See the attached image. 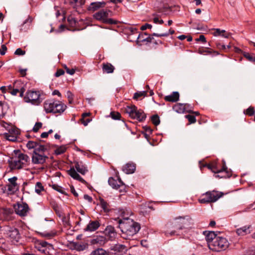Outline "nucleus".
I'll return each instance as SVG.
<instances>
[{"label":"nucleus","instance_id":"obj_1","mask_svg":"<svg viewBox=\"0 0 255 255\" xmlns=\"http://www.w3.org/2000/svg\"><path fill=\"white\" fill-rule=\"evenodd\" d=\"M118 222L122 232V237L126 239H129L136 234L140 228L139 224L128 218L123 220L118 219Z\"/></svg>","mask_w":255,"mask_h":255},{"label":"nucleus","instance_id":"obj_2","mask_svg":"<svg viewBox=\"0 0 255 255\" xmlns=\"http://www.w3.org/2000/svg\"><path fill=\"white\" fill-rule=\"evenodd\" d=\"M14 157L8 161L9 166L12 169H20L26 167L29 162V157L21 153L19 150H14Z\"/></svg>","mask_w":255,"mask_h":255},{"label":"nucleus","instance_id":"obj_3","mask_svg":"<svg viewBox=\"0 0 255 255\" xmlns=\"http://www.w3.org/2000/svg\"><path fill=\"white\" fill-rule=\"evenodd\" d=\"M190 218L188 216H179L175 218L173 221L170 224V228L174 229V230L171 231L169 233H167V235L169 234L170 236L178 235L177 231L182 230L186 226L189 225Z\"/></svg>","mask_w":255,"mask_h":255},{"label":"nucleus","instance_id":"obj_4","mask_svg":"<svg viewBox=\"0 0 255 255\" xmlns=\"http://www.w3.org/2000/svg\"><path fill=\"white\" fill-rule=\"evenodd\" d=\"M223 195L222 192L218 191H209L201 195L199 202L202 204L213 203L217 201Z\"/></svg>","mask_w":255,"mask_h":255},{"label":"nucleus","instance_id":"obj_5","mask_svg":"<svg viewBox=\"0 0 255 255\" xmlns=\"http://www.w3.org/2000/svg\"><path fill=\"white\" fill-rule=\"evenodd\" d=\"M125 111L130 118L136 119L139 122H142L146 118V115L142 110H137V107L134 105L127 106Z\"/></svg>","mask_w":255,"mask_h":255},{"label":"nucleus","instance_id":"obj_6","mask_svg":"<svg viewBox=\"0 0 255 255\" xmlns=\"http://www.w3.org/2000/svg\"><path fill=\"white\" fill-rule=\"evenodd\" d=\"M109 10L102 9L94 14V18L99 21L104 23L115 24L117 23V21L112 18H109Z\"/></svg>","mask_w":255,"mask_h":255},{"label":"nucleus","instance_id":"obj_7","mask_svg":"<svg viewBox=\"0 0 255 255\" xmlns=\"http://www.w3.org/2000/svg\"><path fill=\"white\" fill-rule=\"evenodd\" d=\"M40 94L39 91H28L24 97V100L26 103H30L34 105H38L42 102L40 98Z\"/></svg>","mask_w":255,"mask_h":255},{"label":"nucleus","instance_id":"obj_8","mask_svg":"<svg viewBox=\"0 0 255 255\" xmlns=\"http://www.w3.org/2000/svg\"><path fill=\"white\" fill-rule=\"evenodd\" d=\"M17 177L13 176L8 179V183L4 187L6 193L9 195L14 194L18 191L19 186L17 183Z\"/></svg>","mask_w":255,"mask_h":255},{"label":"nucleus","instance_id":"obj_9","mask_svg":"<svg viewBox=\"0 0 255 255\" xmlns=\"http://www.w3.org/2000/svg\"><path fill=\"white\" fill-rule=\"evenodd\" d=\"M35 248L36 249L46 255H50L54 250L52 245L43 241H38L36 243Z\"/></svg>","mask_w":255,"mask_h":255},{"label":"nucleus","instance_id":"obj_10","mask_svg":"<svg viewBox=\"0 0 255 255\" xmlns=\"http://www.w3.org/2000/svg\"><path fill=\"white\" fill-rule=\"evenodd\" d=\"M211 170L216 173L218 174L215 175L216 178H226L228 176L227 172V167L224 162L223 167L220 168L218 164L216 162H213Z\"/></svg>","mask_w":255,"mask_h":255},{"label":"nucleus","instance_id":"obj_11","mask_svg":"<svg viewBox=\"0 0 255 255\" xmlns=\"http://www.w3.org/2000/svg\"><path fill=\"white\" fill-rule=\"evenodd\" d=\"M229 245V243L226 238L219 236L214 240V244H212L213 249L217 251H224L228 248Z\"/></svg>","mask_w":255,"mask_h":255},{"label":"nucleus","instance_id":"obj_12","mask_svg":"<svg viewBox=\"0 0 255 255\" xmlns=\"http://www.w3.org/2000/svg\"><path fill=\"white\" fill-rule=\"evenodd\" d=\"M15 213L20 217L27 216L29 211L28 205L25 203H17L13 205Z\"/></svg>","mask_w":255,"mask_h":255},{"label":"nucleus","instance_id":"obj_13","mask_svg":"<svg viewBox=\"0 0 255 255\" xmlns=\"http://www.w3.org/2000/svg\"><path fill=\"white\" fill-rule=\"evenodd\" d=\"M58 101L52 100H46L44 103V108L46 113L57 114L59 111L57 108Z\"/></svg>","mask_w":255,"mask_h":255},{"label":"nucleus","instance_id":"obj_14","mask_svg":"<svg viewBox=\"0 0 255 255\" xmlns=\"http://www.w3.org/2000/svg\"><path fill=\"white\" fill-rule=\"evenodd\" d=\"M48 157L43 153H33L32 156V162L34 164H44Z\"/></svg>","mask_w":255,"mask_h":255},{"label":"nucleus","instance_id":"obj_15","mask_svg":"<svg viewBox=\"0 0 255 255\" xmlns=\"http://www.w3.org/2000/svg\"><path fill=\"white\" fill-rule=\"evenodd\" d=\"M7 235L12 241L16 242H18L20 236L17 229L11 227L7 231Z\"/></svg>","mask_w":255,"mask_h":255},{"label":"nucleus","instance_id":"obj_16","mask_svg":"<svg viewBox=\"0 0 255 255\" xmlns=\"http://www.w3.org/2000/svg\"><path fill=\"white\" fill-rule=\"evenodd\" d=\"M67 172L68 174L73 179L78 180L85 184H87V182L78 174L74 167L71 168Z\"/></svg>","mask_w":255,"mask_h":255},{"label":"nucleus","instance_id":"obj_17","mask_svg":"<svg viewBox=\"0 0 255 255\" xmlns=\"http://www.w3.org/2000/svg\"><path fill=\"white\" fill-rule=\"evenodd\" d=\"M105 233L110 240H114L117 235L115 229L112 226H108L105 230Z\"/></svg>","mask_w":255,"mask_h":255},{"label":"nucleus","instance_id":"obj_18","mask_svg":"<svg viewBox=\"0 0 255 255\" xmlns=\"http://www.w3.org/2000/svg\"><path fill=\"white\" fill-rule=\"evenodd\" d=\"M100 224L98 221H90L84 229L85 231L93 232L100 227Z\"/></svg>","mask_w":255,"mask_h":255},{"label":"nucleus","instance_id":"obj_19","mask_svg":"<svg viewBox=\"0 0 255 255\" xmlns=\"http://www.w3.org/2000/svg\"><path fill=\"white\" fill-rule=\"evenodd\" d=\"M179 94L178 92H173L170 95L166 96L164 98V100L166 102H176L179 100Z\"/></svg>","mask_w":255,"mask_h":255},{"label":"nucleus","instance_id":"obj_20","mask_svg":"<svg viewBox=\"0 0 255 255\" xmlns=\"http://www.w3.org/2000/svg\"><path fill=\"white\" fill-rule=\"evenodd\" d=\"M213 30H214V32L212 33V34L214 36H221L228 38L231 36L230 33L227 32L225 30H221L220 28H214Z\"/></svg>","mask_w":255,"mask_h":255},{"label":"nucleus","instance_id":"obj_21","mask_svg":"<svg viewBox=\"0 0 255 255\" xmlns=\"http://www.w3.org/2000/svg\"><path fill=\"white\" fill-rule=\"evenodd\" d=\"M136 166L133 163H128L123 168V170L127 174L133 173L135 170Z\"/></svg>","mask_w":255,"mask_h":255},{"label":"nucleus","instance_id":"obj_22","mask_svg":"<svg viewBox=\"0 0 255 255\" xmlns=\"http://www.w3.org/2000/svg\"><path fill=\"white\" fill-rule=\"evenodd\" d=\"M115 69L114 66L110 63H104L102 64V70L104 73L107 74L112 73Z\"/></svg>","mask_w":255,"mask_h":255},{"label":"nucleus","instance_id":"obj_23","mask_svg":"<svg viewBox=\"0 0 255 255\" xmlns=\"http://www.w3.org/2000/svg\"><path fill=\"white\" fill-rule=\"evenodd\" d=\"M251 225L245 226L237 229L236 233L239 236H245L251 233Z\"/></svg>","mask_w":255,"mask_h":255},{"label":"nucleus","instance_id":"obj_24","mask_svg":"<svg viewBox=\"0 0 255 255\" xmlns=\"http://www.w3.org/2000/svg\"><path fill=\"white\" fill-rule=\"evenodd\" d=\"M106 4V3L104 1L92 2L90 4L89 9L91 10L95 11L100 8L105 7Z\"/></svg>","mask_w":255,"mask_h":255},{"label":"nucleus","instance_id":"obj_25","mask_svg":"<svg viewBox=\"0 0 255 255\" xmlns=\"http://www.w3.org/2000/svg\"><path fill=\"white\" fill-rule=\"evenodd\" d=\"M75 168L77 171L80 173L81 174L84 175L88 171L86 167L82 164V163L76 162L75 164Z\"/></svg>","mask_w":255,"mask_h":255},{"label":"nucleus","instance_id":"obj_26","mask_svg":"<svg viewBox=\"0 0 255 255\" xmlns=\"http://www.w3.org/2000/svg\"><path fill=\"white\" fill-rule=\"evenodd\" d=\"M0 136L7 140L12 142L16 141L17 139V135L11 134L7 132L1 134L0 133Z\"/></svg>","mask_w":255,"mask_h":255},{"label":"nucleus","instance_id":"obj_27","mask_svg":"<svg viewBox=\"0 0 255 255\" xmlns=\"http://www.w3.org/2000/svg\"><path fill=\"white\" fill-rule=\"evenodd\" d=\"M218 236H217L214 232H209L206 235L205 238L207 243L212 245V244H214V240Z\"/></svg>","mask_w":255,"mask_h":255},{"label":"nucleus","instance_id":"obj_28","mask_svg":"<svg viewBox=\"0 0 255 255\" xmlns=\"http://www.w3.org/2000/svg\"><path fill=\"white\" fill-rule=\"evenodd\" d=\"M33 20V18L31 16H28V18L24 21L23 23L21 25V30L26 31L28 29Z\"/></svg>","mask_w":255,"mask_h":255},{"label":"nucleus","instance_id":"obj_29","mask_svg":"<svg viewBox=\"0 0 255 255\" xmlns=\"http://www.w3.org/2000/svg\"><path fill=\"white\" fill-rule=\"evenodd\" d=\"M107 242L106 239L104 236H99L94 238L92 243L93 244H99L101 246L104 245Z\"/></svg>","mask_w":255,"mask_h":255},{"label":"nucleus","instance_id":"obj_30","mask_svg":"<svg viewBox=\"0 0 255 255\" xmlns=\"http://www.w3.org/2000/svg\"><path fill=\"white\" fill-rule=\"evenodd\" d=\"M174 111L178 113H183L185 111V105L182 104L178 103L173 107Z\"/></svg>","mask_w":255,"mask_h":255},{"label":"nucleus","instance_id":"obj_31","mask_svg":"<svg viewBox=\"0 0 255 255\" xmlns=\"http://www.w3.org/2000/svg\"><path fill=\"white\" fill-rule=\"evenodd\" d=\"M108 183L113 188L118 189V187L120 186L119 179L117 180L113 177H110L108 180Z\"/></svg>","mask_w":255,"mask_h":255},{"label":"nucleus","instance_id":"obj_32","mask_svg":"<svg viewBox=\"0 0 255 255\" xmlns=\"http://www.w3.org/2000/svg\"><path fill=\"white\" fill-rule=\"evenodd\" d=\"M57 109L59 111L57 114L59 115L63 113L67 108L66 105L59 101H58V103H57Z\"/></svg>","mask_w":255,"mask_h":255},{"label":"nucleus","instance_id":"obj_33","mask_svg":"<svg viewBox=\"0 0 255 255\" xmlns=\"http://www.w3.org/2000/svg\"><path fill=\"white\" fill-rule=\"evenodd\" d=\"M75 248L78 251H83L87 248V244L82 242L74 243Z\"/></svg>","mask_w":255,"mask_h":255},{"label":"nucleus","instance_id":"obj_34","mask_svg":"<svg viewBox=\"0 0 255 255\" xmlns=\"http://www.w3.org/2000/svg\"><path fill=\"white\" fill-rule=\"evenodd\" d=\"M100 206L105 212H108L110 211V206L109 204L103 199L100 200Z\"/></svg>","mask_w":255,"mask_h":255},{"label":"nucleus","instance_id":"obj_35","mask_svg":"<svg viewBox=\"0 0 255 255\" xmlns=\"http://www.w3.org/2000/svg\"><path fill=\"white\" fill-rule=\"evenodd\" d=\"M47 150V148L43 145L40 144L38 142L37 143V146L36 147L35 149L33 151V153H43L45 150Z\"/></svg>","mask_w":255,"mask_h":255},{"label":"nucleus","instance_id":"obj_36","mask_svg":"<svg viewBox=\"0 0 255 255\" xmlns=\"http://www.w3.org/2000/svg\"><path fill=\"white\" fill-rule=\"evenodd\" d=\"M127 247L123 245H116L114 247V250L117 253H122L127 250Z\"/></svg>","mask_w":255,"mask_h":255},{"label":"nucleus","instance_id":"obj_37","mask_svg":"<svg viewBox=\"0 0 255 255\" xmlns=\"http://www.w3.org/2000/svg\"><path fill=\"white\" fill-rule=\"evenodd\" d=\"M44 191V188L42 183L40 182H37L35 184V191L39 195L41 194L42 191Z\"/></svg>","mask_w":255,"mask_h":255},{"label":"nucleus","instance_id":"obj_38","mask_svg":"<svg viewBox=\"0 0 255 255\" xmlns=\"http://www.w3.org/2000/svg\"><path fill=\"white\" fill-rule=\"evenodd\" d=\"M90 255H109L106 251L102 249H98L93 251Z\"/></svg>","mask_w":255,"mask_h":255},{"label":"nucleus","instance_id":"obj_39","mask_svg":"<svg viewBox=\"0 0 255 255\" xmlns=\"http://www.w3.org/2000/svg\"><path fill=\"white\" fill-rule=\"evenodd\" d=\"M147 92L146 91L138 92L134 93L133 98L135 100H138L141 97H145L147 95Z\"/></svg>","mask_w":255,"mask_h":255},{"label":"nucleus","instance_id":"obj_40","mask_svg":"<svg viewBox=\"0 0 255 255\" xmlns=\"http://www.w3.org/2000/svg\"><path fill=\"white\" fill-rule=\"evenodd\" d=\"M90 115L89 113H85L82 114V118L81 119V123L84 125L87 126L88 124L90 122V120L89 119H87L85 120L86 117H87Z\"/></svg>","mask_w":255,"mask_h":255},{"label":"nucleus","instance_id":"obj_41","mask_svg":"<svg viewBox=\"0 0 255 255\" xmlns=\"http://www.w3.org/2000/svg\"><path fill=\"white\" fill-rule=\"evenodd\" d=\"M111 117L115 120H119L121 118V115L118 112L112 111L110 113Z\"/></svg>","mask_w":255,"mask_h":255},{"label":"nucleus","instance_id":"obj_42","mask_svg":"<svg viewBox=\"0 0 255 255\" xmlns=\"http://www.w3.org/2000/svg\"><path fill=\"white\" fill-rule=\"evenodd\" d=\"M119 182L120 186L118 187V189L119 190V191L121 193L126 192V186L120 178H119Z\"/></svg>","mask_w":255,"mask_h":255},{"label":"nucleus","instance_id":"obj_43","mask_svg":"<svg viewBox=\"0 0 255 255\" xmlns=\"http://www.w3.org/2000/svg\"><path fill=\"white\" fill-rule=\"evenodd\" d=\"M6 113V107H4L3 104L0 102V119L3 118Z\"/></svg>","mask_w":255,"mask_h":255},{"label":"nucleus","instance_id":"obj_44","mask_svg":"<svg viewBox=\"0 0 255 255\" xmlns=\"http://www.w3.org/2000/svg\"><path fill=\"white\" fill-rule=\"evenodd\" d=\"M67 21L68 22V24L71 26V27H75L76 24V20L75 18L73 17L72 16H69L67 18Z\"/></svg>","mask_w":255,"mask_h":255},{"label":"nucleus","instance_id":"obj_45","mask_svg":"<svg viewBox=\"0 0 255 255\" xmlns=\"http://www.w3.org/2000/svg\"><path fill=\"white\" fill-rule=\"evenodd\" d=\"M151 120L153 124H154L156 126L160 124L159 118L157 115H153L151 117Z\"/></svg>","mask_w":255,"mask_h":255},{"label":"nucleus","instance_id":"obj_46","mask_svg":"<svg viewBox=\"0 0 255 255\" xmlns=\"http://www.w3.org/2000/svg\"><path fill=\"white\" fill-rule=\"evenodd\" d=\"M66 150V147L64 146H61L59 147H58L55 150V153L57 155H60L63 153H64Z\"/></svg>","mask_w":255,"mask_h":255},{"label":"nucleus","instance_id":"obj_47","mask_svg":"<svg viewBox=\"0 0 255 255\" xmlns=\"http://www.w3.org/2000/svg\"><path fill=\"white\" fill-rule=\"evenodd\" d=\"M37 142L28 141L26 144V146L29 149L33 148L35 149L36 147L37 146Z\"/></svg>","mask_w":255,"mask_h":255},{"label":"nucleus","instance_id":"obj_48","mask_svg":"<svg viewBox=\"0 0 255 255\" xmlns=\"http://www.w3.org/2000/svg\"><path fill=\"white\" fill-rule=\"evenodd\" d=\"M255 110L254 107H250L246 111V114L250 116H253L255 114Z\"/></svg>","mask_w":255,"mask_h":255},{"label":"nucleus","instance_id":"obj_49","mask_svg":"<svg viewBox=\"0 0 255 255\" xmlns=\"http://www.w3.org/2000/svg\"><path fill=\"white\" fill-rule=\"evenodd\" d=\"M42 126V124L40 122H37L35 124L34 127L33 128L32 130L34 132H36L38 131V130L41 128Z\"/></svg>","mask_w":255,"mask_h":255},{"label":"nucleus","instance_id":"obj_50","mask_svg":"<svg viewBox=\"0 0 255 255\" xmlns=\"http://www.w3.org/2000/svg\"><path fill=\"white\" fill-rule=\"evenodd\" d=\"M186 118L188 119L190 124H193L196 122L195 117L193 115H188L186 116Z\"/></svg>","mask_w":255,"mask_h":255},{"label":"nucleus","instance_id":"obj_51","mask_svg":"<svg viewBox=\"0 0 255 255\" xmlns=\"http://www.w3.org/2000/svg\"><path fill=\"white\" fill-rule=\"evenodd\" d=\"M8 133H9L11 134H14V135H16L18 136V135L19 134L20 132H19V130L18 129L14 128H12L9 130V132Z\"/></svg>","mask_w":255,"mask_h":255},{"label":"nucleus","instance_id":"obj_52","mask_svg":"<svg viewBox=\"0 0 255 255\" xmlns=\"http://www.w3.org/2000/svg\"><path fill=\"white\" fill-rule=\"evenodd\" d=\"M244 56L250 61L253 62L255 58V56H254L251 55L249 53H245L244 54Z\"/></svg>","mask_w":255,"mask_h":255},{"label":"nucleus","instance_id":"obj_53","mask_svg":"<svg viewBox=\"0 0 255 255\" xmlns=\"http://www.w3.org/2000/svg\"><path fill=\"white\" fill-rule=\"evenodd\" d=\"M52 188L54 190L58 191L59 192L61 193L64 194H65L64 191H63V189H62V188L61 187H60V186H58L57 185L54 184V185H52Z\"/></svg>","mask_w":255,"mask_h":255},{"label":"nucleus","instance_id":"obj_54","mask_svg":"<svg viewBox=\"0 0 255 255\" xmlns=\"http://www.w3.org/2000/svg\"><path fill=\"white\" fill-rule=\"evenodd\" d=\"M67 96L68 100V102L69 104H72L73 101V94L69 91H68L67 93Z\"/></svg>","mask_w":255,"mask_h":255},{"label":"nucleus","instance_id":"obj_55","mask_svg":"<svg viewBox=\"0 0 255 255\" xmlns=\"http://www.w3.org/2000/svg\"><path fill=\"white\" fill-rule=\"evenodd\" d=\"M25 54V51L21 48H17L14 52V54L18 56L24 55Z\"/></svg>","mask_w":255,"mask_h":255},{"label":"nucleus","instance_id":"obj_56","mask_svg":"<svg viewBox=\"0 0 255 255\" xmlns=\"http://www.w3.org/2000/svg\"><path fill=\"white\" fill-rule=\"evenodd\" d=\"M7 51V47L4 44H2L0 48V54L4 55Z\"/></svg>","mask_w":255,"mask_h":255},{"label":"nucleus","instance_id":"obj_57","mask_svg":"<svg viewBox=\"0 0 255 255\" xmlns=\"http://www.w3.org/2000/svg\"><path fill=\"white\" fill-rule=\"evenodd\" d=\"M64 71L62 69H59L57 70L56 72L55 73L54 75L56 77H58L64 74Z\"/></svg>","mask_w":255,"mask_h":255},{"label":"nucleus","instance_id":"obj_58","mask_svg":"<svg viewBox=\"0 0 255 255\" xmlns=\"http://www.w3.org/2000/svg\"><path fill=\"white\" fill-rule=\"evenodd\" d=\"M154 39L153 37L151 35H149L147 37L141 39L140 40L141 41H146L148 42H152L153 40Z\"/></svg>","mask_w":255,"mask_h":255},{"label":"nucleus","instance_id":"obj_59","mask_svg":"<svg viewBox=\"0 0 255 255\" xmlns=\"http://www.w3.org/2000/svg\"><path fill=\"white\" fill-rule=\"evenodd\" d=\"M153 21L154 23H155L156 24H162L164 23V21L163 20H162V19L159 20L158 17H154L153 19Z\"/></svg>","mask_w":255,"mask_h":255},{"label":"nucleus","instance_id":"obj_60","mask_svg":"<svg viewBox=\"0 0 255 255\" xmlns=\"http://www.w3.org/2000/svg\"><path fill=\"white\" fill-rule=\"evenodd\" d=\"M65 69L66 70V71L67 73L69 74L70 75H73L75 72V69H69L67 67L65 66Z\"/></svg>","mask_w":255,"mask_h":255},{"label":"nucleus","instance_id":"obj_61","mask_svg":"<svg viewBox=\"0 0 255 255\" xmlns=\"http://www.w3.org/2000/svg\"><path fill=\"white\" fill-rule=\"evenodd\" d=\"M152 28V25L148 23H145L144 25H142L140 27V29L141 30H144L147 28L151 29Z\"/></svg>","mask_w":255,"mask_h":255},{"label":"nucleus","instance_id":"obj_62","mask_svg":"<svg viewBox=\"0 0 255 255\" xmlns=\"http://www.w3.org/2000/svg\"><path fill=\"white\" fill-rule=\"evenodd\" d=\"M196 41H201L203 43H205L206 42V38L204 35H200L199 37L196 39Z\"/></svg>","mask_w":255,"mask_h":255},{"label":"nucleus","instance_id":"obj_63","mask_svg":"<svg viewBox=\"0 0 255 255\" xmlns=\"http://www.w3.org/2000/svg\"><path fill=\"white\" fill-rule=\"evenodd\" d=\"M216 45L217 48H218L219 49H222V50L226 49V46L224 44H222L220 43H216Z\"/></svg>","mask_w":255,"mask_h":255},{"label":"nucleus","instance_id":"obj_64","mask_svg":"<svg viewBox=\"0 0 255 255\" xmlns=\"http://www.w3.org/2000/svg\"><path fill=\"white\" fill-rule=\"evenodd\" d=\"M169 35V33H161V34H157L156 33H153L151 36H155L157 37H162V36H167Z\"/></svg>","mask_w":255,"mask_h":255}]
</instances>
